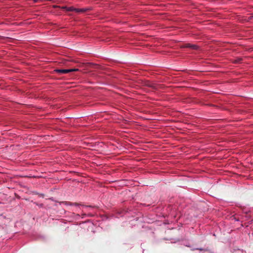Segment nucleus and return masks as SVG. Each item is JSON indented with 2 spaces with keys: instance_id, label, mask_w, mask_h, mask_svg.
I'll use <instances>...</instances> for the list:
<instances>
[{
  "instance_id": "1",
  "label": "nucleus",
  "mask_w": 253,
  "mask_h": 253,
  "mask_svg": "<svg viewBox=\"0 0 253 253\" xmlns=\"http://www.w3.org/2000/svg\"><path fill=\"white\" fill-rule=\"evenodd\" d=\"M181 48H190L191 49H194V50H198L199 49V46L195 45V44H192L191 43H186L182 46H181Z\"/></svg>"
},
{
  "instance_id": "2",
  "label": "nucleus",
  "mask_w": 253,
  "mask_h": 253,
  "mask_svg": "<svg viewBox=\"0 0 253 253\" xmlns=\"http://www.w3.org/2000/svg\"><path fill=\"white\" fill-rule=\"evenodd\" d=\"M93 65L95 66H97V65H92L90 63H80L79 65H78V67L79 68H82L84 70L87 69L88 67H90L91 66Z\"/></svg>"
},
{
  "instance_id": "3",
  "label": "nucleus",
  "mask_w": 253,
  "mask_h": 253,
  "mask_svg": "<svg viewBox=\"0 0 253 253\" xmlns=\"http://www.w3.org/2000/svg\"><path fill=\"white\" fill-rule=\"evenodd\" d=\"M54 71L58 73L59 74H68L71 72V71L69 69H56L54 70Z\"/></svg>"
},
{
  "instance_id": "4",
  "label": "nucleus",
  "mask_w": 253,
  "mask_h": 253,
  "mask_svg": "<svg viewBox=\"0 0 253 253\" xmlns=\"http://www.w3.org/2000/svg\"><path fill=\"white\" fill-rule=\"evenodd\" d=\"M144 86H147V87H151L152 88V89H155V90H157V87H156V86L154 84H152L151 83H150L149 81H146L145 83H144Z\"/></svg>"
},
{
  "instance_id": "5",
  "label": "nucleus",
  "mask_w": 253,
  "mask_h": 253,
  "mask_svg": "<svg viewBox=\"0 0 253 253\" xmlns=\"http://www.w3.org/2000/svg\"><path fill=\"white\" fill-rule=\"evenodd\" d=\"M91 9L90 8H75L74 11L77 13L79 12H85L90 10Z\"/></svg>"
},
{
  "instance_id": "6",
  "label": "nucleus",
  "mask_w": 253,
  "mask_h": 253,
  "mask_svg": "<svg viewBox=\"0 0 253 253\" xmlns=\"http://www.w3.org/2000/svg\"><path fill=\"white\" fill-rule=\"evenodd\" d=\"M68 11H74L75 8L73 7H66Z\"/></svg>"
},
{
  "instance_id": "7",
  "label": "nucleus",
  "mask_w": 253,
  "mask_h": 253,
  "mask_svg": "<svg viewBox=\"0 0 253 253\" xmlns=\"http://www.w3.org/2000/svg\"><path fill=\"white\" fill-rule=\"evenodd\" d=\"M69 70L71 71V72H76L79 71V69L78 68H73V69H70Z\"/></svg>"
},
{
  "instance_id": "8",
  "label": "nucleus",
  "mask_w": 253,
  "mask_h": 253,
  "mask_svg": "<svg viewBox=\"0 0 253 253\" xmlns=\"http://www.w3.org/2000/svg\"><path fill=\"white\" fill-rule=\"evenodd\" d=\"M197 250H199L200 251H204V252H209V251L208 249H197Z\"/></svg>"
},
{
  "instance_id": "9",
  "label": "nucleus",
  "mask_w": 253,
  "mask_h": 253,
  "mask_svg": "<svg viewBox=\"0 0 253 253\" xmlns=\"http://www.w3.org/2000/svg\"><path fill=\"white\" fill-rule=\"evenodd\" d=\"M70 62H71L70 61H69V60H65L64 61V64L66 65H69V63Z\"/></svg>"
},
{
  "instance_id": "10",
  "label": "nucleus",
  "mask_w": 253,
  "mask_h": 253,
  "mask_svg": "<svg viewBox=\"0 0 253 253\" xmlns=\"http://www.w3.org/2000/svg\"><path fill=\"white\" fill-rule=\"evenodd\" d=\"M124 212H126V211H125V210H122L120 212H119V214H121L122 213H123Z\"/></svg>"
},
{
  "instance_id": "11",
  "label": "nucleus",
  "mask_w": 253,
  "mask_h": 253,
  "mask_svg": "<svg viewBox=\"0 0 253 253\" xmlns=\"http://www.w3.org/2000/svg\"><path fill=\"white\" fill-rule=\"evenodd\" d=\"M253 18V16H249V18H248V20H252Z\"/></svg>"
},
{
  "instance_id": "12",
  "label": "nucleus",
  "mask_w": 253,
  "mask_h": 253,
  "mask_svg": "<svg viewBox=\"0 0 253 253\" xmlns=\"http://www.w3.org/2000/svg\"><path fill=\"white\" fill-rule=\"evenodd\" d=\"M71 205H72V204H70ZM73 205H75V206H78L79 204L77 203H75L74 204H73Z\"/></svg>"
},
{
  "instance_id": "13",
  "label": "nucleus",
  "mask_w": 253,
  "mask_h": 253,
  "mask_svg": "<svg viewBox=\"0 0 253 253\" xmlns=\"http://www.w3.org/2000/svg\"><path fill=\"white\" fill-rule=\"evenodd\" d=\"M34 2H38L39 1V0H33Z\"/></svg>"
},
{
  "instance_id": "14",
  "label": "nucleus",
  "mask_w": 253,
  "mask_h": 253,
  "mask_svg": "<svg viewBox=\"0 0 253 253\" xmlns=\"http://www.w3.org/2000/svg\"><path fill=\"white\" fill-rule=\"evenodd\" d=\"M15 195H16V197H17V198H18V199H19V198H20V197H19L18 195H16V194H15Z\"/></svg>"
}]
</instances>
